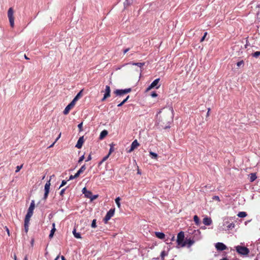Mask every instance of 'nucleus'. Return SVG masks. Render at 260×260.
<instances>
[{
	"instance_id": "nucleus-1",
	"label": "nucleus",
	"mask_w": 260,
	"mask_h": 260,
	"mask_svg": "<svg viewBox=\"0 0 260 260\" xmlns=\"http://www.w3.org/2000/svg\"><path fill=\"white\" fill-rule=\"evenodd\" d=\"M176 241L177 244L182 247L186 246V241H184V233L183 231H180L178 234Z\"/></svg>"
},
{
	"instance_id": "nucleus-2",
	"label": "nucleus",
	"mask_w": 260,
	"mask_h": 260,
	"mask_svg": "<svg viewBox=\"0 0 260 260\" xmlns=\"http://www.w3.org/2000/svg\"><path fill=\"white\" fill-rule=\"evenodd\" d=\"M235 248L237 253L242 255H247L249 253V249L245 246L238 245Z\"/></svg>"
},
{
	"instance_id": "nucleus-3",
	"label": "nucleus",
	"mask_w": 260,
	"mask_h": 260,
	"mask_svg": "<svg viewBox=\"0 0 260 260\" xmlns=\"http://www.w3.org/2000/svg\"><path fill=\"white\" fill-rule=\"evenodd\" d=\"M8 17L11 27L14 26V11L12 8H10L8 11Z\"/></svg>"
},
{
	"instance_id": "nucleus-4",
	"label": "nucleus",
	"mask_w": 260,
	"mask_h": 260,
	"mask_svg": "<svg viewBox=\"0 0 260 260\" xmlns=\"http://www.w3.org/2000/svg\"><path fill=\"white\" fill-rule=\"evenodd\" d=\"M115 213V208L110 209L106 213V216L103 219V221L105 223H106L113 216Z\"/></svg>"
},
{
	"instance_id": "nucleus-5",
	"label": "nucleus",
	"mask_w": 260,
	"mask_h": 260,
	"mask_svg": "<svg viewBox=\"0 0 260 260\" xmlns=\"http://www.w3.org/2000/svg\"><path fill=\"white\" fill-rule=\"evenodd\" d=\"M160 80L159 78H157L155 79L151 84L150 85L146 88V92L148 91L152 88H153L154 87L156 88V89H158L160 86V84H158L159 81Z\"/></svg>"
},
{
	"instance_id": "nucleus-6",
	"label": "nucleus",
	"mask_w": 260,
	"mask_h": 260,
	"mask_svg": "<svg viewBox=\"0 0 260 260\" xmlns=\"http://www.w3.org/2000/svg\"><path fill=\"white\" fill-rule=\"evenodd\" d=\"M132 91L131 88H125L123 89H116L114 91V93L117 96H121L123 94L128 93Z\"/></svg>"
},
{
	"instance_id": "nucleus-7",
	"label": "nucleus",
	"mask_w": 260,
	"mask_h": 260,
	"mask_svg": "<svg viewBox=\"0 0 260 260\" xmlns=\"http://www.w3.org/2000/svg\"><path fill=\"white\" fill-rule=\"evenodd\" d=\"M50 180L47 181L44 187V194L43 199L46 200L48 198L49 191H50Z\"/></svg>"
},
{
	"instance_id": "nucleus-8",
	"label": "nucleus",
	"mask_w": 260,
	"mask_h": 260,
	"mask_svg": "<svg viewBox=\"0 0 260 260\" xmlns=\"http://www.w3.org/2000/svg\"><path fill=\"white\" fill-rule=\"evenodd\" d=\"M75 103V102H73V101H72L64 109L63 111V114L67 115L69 113L70 110L74 106Z\"/></svg>"
},
{
	"instance_id": "nucleus-9",
	"label": "nucleus",
	"mask_w": 260,
	"mask_h": 260,
	"mask_svg": "<svg viewBox=\"0 0 260 260\" xmlns=\"http://www.w3.org/2000/svg\"><path fill=\"white\" fill-rule=\"evenodd\" d=\"M215 248L218 251H223L227 248L226 246L221 242H218L215 244Z\"/></svg>"
},
{
	"instance_id": "nucleus-10",
	"label": "nucleus",
	"mask_w": 260,
	"mask_h": 260,
	"mask_svg": "<svg viewBox=\"0 0 260 260\" xmlns=\"http://www.w3.org/2000/svg\"><path fill=\"white\" fill-rule=\"evenodd\" d=\"M138 146H139V143H138L137 140H135L131 145L130 149L127 151L128 152H131L133 151L135 148H136Z\"/></svg>"
},
{
	"instance_id": "nucleus-11",
	"label": "nucleus",
	"mask_w": 260,
	"mask_h": 260,
	"mask_svg": "<svg viewBox=\"0 0 260 260\" xmlns=\"http://www.w3.org/2000/svg\"><path fill=\"white\" fill-rule=\"evenodd\" d=\"M35 208V201L32 200L30 203V204L29 205V207L27 210V213H30V214L33 215V212H34V210Z\"/></svg>"
},
{
	"instance_id": "nucleus-12",
	"label": "nucleus",
	"mask_w": 260,
	"mask_h": 260,
	"mask_svg": "<svg viewBox=\"0 0 260 260\" xmlns=\"http://www.w3.org/2000/svg\"><path fill=\"white\" fill-rule=\"evenodd\" d=\"M145 62H134L133 61H131L128 62V64H132L133 66H136L140 67V72L141 73L143 71V67L145 65Z\"/></svg>"
},
{
	"instance_id": "nucleus-13",
	"label": "nucleus",
	"mask_w": 260,
	"mask_h": 260,
	"mask_svg": "<svg viewBox=\"0 0 260 260\" xmlns=\"http://www.w3.org/2000/svg\"><path fill=\"white\" fill-rule=\"evenodd\" d=\"M84 143L83 136L80 137L78 140L77 143L75 145V147L78 149L81 148Z\"/></svg>"
},
{
	"instance_id": "nucleus-14",
	"label": "nucleus",
	"mask_w": 260,
	"mask_h": 260,
	"mask_svg": "<svg viewBox=\"0 0 260 260\" xmlns=\"http://www.w3.org/2000/svg\"><path fill=\"white\" fill-rule=\"evenodd\" d=\"M134 0H125L123 2L124 9H127L128 7L133 5Z\"/></svg>"
},
{
	"instance_id": "nucleus-15",
	"label": "nucleus",
	"mask_w": 260,
	"mask_h": 260,
	"mask_svg": "<svg viewBox=\"0 0 260 260\" xmlns=\"http://www.w3.org/2000/svg\"><path fill=\"white\" fill-rule=\"evenodd\" d=\"M203 222L205 225H210L212 224V221L210 217H205L203 219Z\"/></svg>"
},
{
	"instance_id": "nucleus-16",
	"label": "nucleus",
	"mask_w": 260,
	"mask_h": 260,
	"mask_svg": "<svg viewBox=\"0 0 260 260\" xmlns=\"http://www.w3.org/2000/svg\"><path fill=\"white\" fill-rule=\"evenodd\" d=\"M155 235L157 238L160 239H164L165 238V234L162 232H155Z\"/></svg>"
},
{
	"instance_id": "nucleus-17",
	"label": "nucleus",
	"mask_w": 260,
	"mask_h": 260,
	"mask_svg": "<svg viewBox=\"0 0 260 260\" xmlns=\"http://www.w3.org/2000/svg\"><path fill=\"white\" fill-rule=\"evenodd\" d=\"M83 90V89H82L76 94V95L74 97V98L72 100L73 101V102L76 103L81 97Z\"/></svg>"
},
{
	"instance_id": "nucleus-18",
	"label": "nucleus",
	"mask_w": 260,
	"mask_h": 260,
	"mask_svg": "<svg viewBox=\"0 0 260 260\" xmlns=\"http://www.w3.org/2000/svg\"><path fill=\"white\" fill-rule=\"evenodd\" d=\"M86 168L85 165H83L75 174L78 177L80 175L86 170Z\"/></svg>"
},
{
	"instance_id": "nucleus-19",
	"label": "nucleus",
	"mask_w": 260,
	"mask_h": 260,
	"mask_svg": "<svg viewBox=\"0 0 260 260\" xmlns=\"http://www.w3.org/2000/svg\"><path fill=\"white\" fill-rule=\"evenodd\" d=\"M185 241L186 246L187 247H190L194 243V240L191 238L187 239Z\"/></svg>"
},
{
	"instance_id": "nucleus-20",
	"label": "nucleus",
	"mask_w": 260,
	"mask_h": 260,
	"mask_svg": "<svg viewBox=\"0 0 260 260\" xmlns=\"http://www.w3.org/2000/svg\"><path fill=\"white\" fill-rule=\"evenodd\" d=\"M108 133L107 130L102 131L100 135L99 139L100 140L103 139L108 135Z\"/></svg>"
},
{
	"instance_id": "nucleus-21",
	"label": "nucleus",
	"mask_w": 260,
	"mask_h": 260,
	"mask_svg": "<svg viewBox=\"0 0 260 260\" xmlns=\"http://www.w3.org/2000/svg\"><path fill=\"white\" fill-rule=\"evenodd\" d=\"M110 93H111V89H110V87L109 85H106V88H105V96H109L110 97Z\"/></svg>"
},
{
	"instance_id": "nucleus-22",
	"label": "nucleus",
	"mask_w": 260,
	"mask_h": 260,
	"mask_svg": "<svg viewBox=\"0 0 260 260\" xmlns=\"http://www.w3.org/2000/svg\"><path fill=\"white\" fill-rule=\"evenodd\" d=\"M256 178V173H251L249 174V180L250 182H253Z\"/></svg>"
},
{
	"instance_id": "nucleus-23",
	"label": "nucleus",
	"mask_w": 260,
	"mask_h": 260,
	"mask_svg": "<svg viewBox=\"0 0 260 260\" xmlns=\"http://www.w3.org/2000/svg\"><path fill=\"white\" fill-rule=\"evenodd\" d=\"M193 221H194L195 223L197 225H200L201 224L200 220L199 218V217L196 215L193 216Z\"/></svg>"
},
{
	"instance_id": "nucleus-24",
	"label": "nucleus",
	"mask_w": 260,
	"mask_h": 260,
	"mask_svg": "<svg viewBox=\"0 0 260 260\" xmlns=\"http://www.w3.org/2000/svg\"><path fill=\"white\" fill-rule=\"evenodd\" d=\"M73 234L76 238H77V239L81 238V236L80 233L76 232V230L75 229H74V230L73 231Z\"/></svg>"
},
{
	"instance_id": "nucleus-25",
	"label": "nucleus",
	"mask_w": 260,
	"mask_h": 260,
	"mask_svg": "<svg viewBox=\"0 0 260 260\" xmlns=\"http://www.w3.org/2000/svg\"><path fill=\"white\" fill-rule=\"evenodd\" d=\"M83 194H84L86 198L90 199L91 197L92 192L90 190H88L85 192H83Z\"/></svg>"
},
{
	"instance_id": "nucleus-26",
	"label": "nucleus",
	"mask_w": 260,
	"mask_h": 260,
	"mask_svg": "<svg viewBox=\"0 0 260 260\" xmlns=\"http://www.w3.org/2000/svg\"><path fill=\"white\" fill-rule=\"evenodd\" d=\"M247 213L246 212L241 211L239 212L238 214V216L241 218H244L245 217L247 216Z\"/></svg>"
},
{
	"instance_id": "nucleus-27",
	"label": "nucleus",
	"mask_w": 260,
	"mask_h": 260,
	"mask_svg": "<svg viewBox=\"0 0 260 260\" xmlns=\"http://www.w3.org/2000/svg\"><path fill=\"white\" fill-rule=\"evenodd\" d=\"M149 154H150V157L153 159H157V158L158 157L157 154L156 153L152 152V151H150L149 152Z\"/></svg>"
},
{
	"instance_id": "nucleus-28",
	"label": "nucleus",
	"mask_w": 260,
	"mask_h": 260,
	"mask_svg": "<svg viewBox=\"0 0 260 260\" xmlns=\"http://www.w3.org/2000/svg\"><path fill=\"white\" fill-rule=\"evenodd\" d=\"M129 98V95H127L125 99H124L120 104L117 105V107H121L123 104H124L128 100Z\"/></svg>"
},
{
	"instance_id": "nucleus-29",
	"label": "nucleus",
	"mask_w": 260,
	"mask_h": 260,
	"mask_svg": "<svg viewBox=\"0 0 260 260\" xmlns=\"http://www.w3.org/2000/svg\"><path fill=\"white\" fill-rule=\"evenodd\" d=\"M236 66L238 68H239L240 67H243L244 66V61L243 60H241L240 61H239L237 62Z\"/></svg>"
},
{
	"instance_id": "nucleus-30",
	"label": "nucleus",
	"mask_w": 260,
	"mask_h": 260,
	"mask_svg": "<svg viewBox=\"0 0 260 260\" xmlns=\"http://www.w3.org/2000/svg\"><path fill=\"white\" fill-rule=\"evenodd\" d=\"M168 252H166L165 250L161 251L160 253V257L161 260H165V256L168 255Z\"/></svg>"
},
{
	"instance_id": "nucleus-31",
	"label": "nucleus",
	"mask_w": 260,
	"mask_h": 260,
	"mask_svg": "<svg viewBox=\"0 0 260 260\" xmlns=\"http://www.w3.org/2000/svg\"><path fill=\"white\" fill-rule=\"evenodd\" d=\"M110 148L109 150V153L107 155H108L109 157L110 155L111 154V153L114 151V144H113V143H111L110 145Z\"/></svg>"
},
{
	"instance_id": "nucleus-32",
	"label": "nucleus",
	"mask_w": 260,
	"mask_h": 260,
	"mask_svg": "<svg viewBox=\"0 0 260 260\" xmlns=\"http://www.w3.org/2000/svg\"><path fill=\"white\" fill-rule=\"evenodd\" d=\"M109 157L108 155H106L104 156L103 159L99 162L98 166H100L105 161H106L108 158Z\"/></svg>"
},
{
	"instance_id": "nucleus-33",
	"label": "nucleus",
	"mask_w": 260,
	"mask_h": 260,
	"mask_svg": "<svg viewBox=\"0 0 260 260\" xmlns=\"http://www.w3.org/2000/svg\"><path fill=\"white\" fill-rule=\"evenodd\" d=\"M121 199L119 197H117L115 200V203L117 206V207L120 208V201Z\"/></svg>"
},
{
	"instance_id": "nucleus-34",
	"label": "nucleus",
	"mask_w": 260,
	"mask_h": 260,
	"mask_svg": "<svg viewBox=\"0 0 260 260\" xmlns=\"http://www.w3.org/2000/svg\"><path fill=\"white\" fill-rule=\"evenodd\" d=\"M56 231V229H52L50 231V234H49V238L50 239H51L53 236H54V233Z\"/></svg>"
},
{
	"instance_id": "nucleus-35",
	"label": "nucleus",
	"mask_w": 260,
	"mask_h": 260,
	"mask_svg": "<svg viewBox=\"0 0 260 260\" xmlns=\"http://www.w3.org/2000/svg\"><path fill=\"white\" fill-rule=\"evenodd\" d=\"M260 55V51H256L252 54V56L257 58Z\"/></svg>"
},
{
	"instance_id": "nucleus-36",
	"label": "nucleus",
	"mask_w": 260,
	"mask_h": 260,
	"mask_svg": "<svg viewBox=\"0 0 260 260\" xmlns=\"http://www.w3.org/2000/svg\"><path fill=\"white\" fill-rule=\"evenodd\" d=\"M235 226V223L232 222L227 225V229H228V230L232 229L234 228Z\"/></svg>"
},
{
	"instance_id": "nucleus-37",
	"label": "nucleus",
	"mask_w": 260,
	"mask_h": 260,
	"mask_svg": "<svg viewBox=\"0 0 260 260\" xmlns=\"http://www.w3.org/2000/svg\"><path fill=\"white\" fill-rule=\"evenodd\" d=\"M96 220L95 219H94L92 221V222H91V226L92 228H95L97 226H96Z\"/></svg>"
},
{
	"instance_id": "nucleus-38",
	"label": "nucleus",
	"mask_w": 260,
	"mask_h": 260,
	"mask_svg": "<svg viewBox=\"0 0 260 260\" xmlns=\"http://www.w3.org/2000/svg\"><path fill=\"white\" fill-rule=\"evenodd\" d=\"M173 121V120H171V121H168L167 122L168 123V125L163 127V128L165 129H168V128H170L171 127L170 126V124L171 123V122Z\"/></svg>"
},
{
	"instance_id": "nucleus-39",
	"label": "nucleus",
	"mask_w": 260,
	"mask_h": 260,
	"mask_svg": "<svg viewBox=\"0 0 260 260\" xmlns=\"http://www.w3.org/2000/svg\"><path fill=\"white\" fill-rule=\"evenodd\" d=\"M98 196H99V195H98V194H94V195H93V194H92L91 197V198H90V201H93V200H95L96 198H98Z\"/></svg>"
},
{
	"instance_id": "nucleus-40",
	"label": "nucleus",
	"mask_w": 260,
	"mask_h": 260,
	"mask_svg": "<svg viewBox=\"0 0 260 260\" xmlns=\"http://www.w3.org/2000/svg\"><path fill=\"white\" fill-rule=\"evenodd\" d=\"M82 126H83V122H81L78 125V127L79 128V132H82L83 131V128H82Z\"/></svg>"
},
{
	"instance_id": "nucleus-41",
	"label": "nucleus",
	"mask_w": 260,
	"mask_h": 260,
	"mask_svg": "<svg viewBox=\"0 0 260 260\" xmlns=\"http://www.w3.org/2000/svg\"><path fill=\"white\" fill-rule=\"evenodd\" d=\"M84 154L81 156L78 159V163H81L84 160Z\"/></svg>"
},
{
	"instance_id": "nucleus-42",
	"label": "nucleus",
	"mask_w": 260,
	"mask_h": 260,
	"mask_svg": "<svg viewBox=\"0 0 260 260\" xmlns=\"http://www.w3.org/2000/svg\"><path fill=\"white\" fill-rule=\"evenodd\" d=\"M77 178H78V177L77 176V175L76 174H75L74 175H71L70 176L69 179L68 180V181L73 180V179Z\"/></svg>"
},
{
	"instance_id": "nucleus-43",
	"label": "nucleus",
	"mask_w": 260,
	"mask_h": 260,
	"mask_svg": "<svg viewBox=\"0 0 260 260\" xmlns=\"http://www.w3.org/2000/svg\"><path fill=\"white\" fill-rule=\"evenodd\" d=\"M128 62H127V63H124V64H123L121 65V66H119V67H117V68H116V70H120L122 67H124V66H126V65H128Z\"/></svg>"
},
{
	"instance_id": "nucleus-44",
	"label": "nucleus",
	"mask_w": 260,
	"mask_h": 260,
	"mask_svg": "<svg viewBox=\"0 0 260 260\" xmlns=\"http://www.w3.org/2000/svg\"><path fill=\"white\" fill-rule=\"evenodd\" d=\"M22 167H23V165H21L20 166H17L16 167V170L15 171V172L18 173V172H19L20 170H21V169L22 168Z\"/></svg>"
},
{
	"instance_id": "nucleus-45",
	"label": "nucleus",
	"mask_w": 260,
	"mask_h": 260,
	"mask_svg": "<svg viewBox=\"0 0 260 260\" xmlns=\"http://www.w3.org/2000/svg\"><path fill=\"white\" fill-rule=\"evenodd\" d=\"M195 235H199L200 236L201 232L199 230H194L193 233Z\"/></svg>"
},
{
	"instance_id": "nucleus-46",
	"label": "nucleus",
	"mask_w": 260,
	"mask_h": 260,
	"mask_svg": "<svg viewBox=\"0 0 260 260\" xmlns=\"http://www.w3.org/2000/svg\"><path fill=\"white\" fill-rule=\"evenodd\" d=\"M207 35V32H204L203 36L201 39V40H200L201 42H202L205 40V38L206 37Z\"/></svg>"
},
{
	"instance_id": "nucleus-47",
	"label": "nucleus",
	"mask_w": 260,
	"mask_h": 260,
	"mask_svg": "<svg viewBox=\"0 0 260 260\" xmlns=\"http://www.w3.org/2000/svg\"><path fill=\"white\" fill-rule=\"evenodd\" d=\"M66 189H67V187H66V188H62V189L60 190V193H59L60 196H62V197L63 196V194H64V192H65V191H66Z\"/></svg>"
},
{
	"instance_id": "nucleus-48",
	"label": "nucleus",
	"mask_w": 260,
	"mask_h": 260,
	"mask_svg": "<svg viewBox=\"0 0 260 260\" xmlns=\"http://www.w3.org/2000/svg\"><path fill=\"white\" fill-rule=\"evenodd\" d=\"M158 95L157 93H156V91H152L151 93V96L152 97V98H156L157 97Z\"/></svg>"
},
{
	"instance_id": "nucleus-49",
	"label": "nucleus",
	"mask_w": 260,
	"mask_h": 260,
	"mask_svg": "<svg viewBox=\"0 0 260 260\" xmlns=\"http://www.w3.org/2000/svg\"><path fill=\"white\" fill-rule=\"evenodd\" d=\"M67 181L66 180H62V182H61V183L60 184V185L59 186V188H61V187L63 186L64 185H65L66 184H67Z\"/></svg>"
},
{
	"instance_id": "nucleus-50",
	"label": "nucleus",
	"mask_w": 260,
	"mask_h": 260,
	"mask_svg": "<svg viewBox=\"0 0 260 260\" xmlns=\"http://www.w3.org/2000/svg\"><path fill=\"white\" fill-rule=\"evenodd\" d=\"M24 231H25V233L27 234L28 232V231L29 225L24 224Z\"/></svg>"
},
{
	"instance_id": "nucleus-51",
	"label": "nucleus",
	"mask_w": 260,
	"mask_h": 260,
	"mask_svg": "<svg viewBox=\"0 0 260 260\" xmlns=\"http://www.w3.org/2000/svg\"><path fill=\"white\" fill-rule=\"evenodd\" d=\"M60 135H61V134H60L59 135V136H58L57 137V138L56 139L55 141H54V142H53V143H52V144L50 146H49V148H51V147H52L54 145V144H55V142H56V141L59 139V138H60Z\"/></svg>"
},
{
	"instance_id": "nucleus-52",
	"label": "nucleus",
	"mask_w": 260,
	"mask_h": 260,
	"mask_svg": "<svg viewBox=\"0 0 260 260\" xmlns=\"http://www.w3.org/2000/svg\"><path fill=\"white\" fill-rule=\"evenodd\" d=\"M212 199L214 200H216L217 201H220V198L218 196H214L212 197Z\"/></svg>"
},
{
	"instance_id": "nucleus-53",
	"label": "nucleus",
	"mask_w": 260,
	"mask_h": 260,
	"mask_svg": "<svg viewBox=\"0 0 260 260\" xmlns=\"http://www.w3.org/2000/svg\"><path fill=\"white\" fill-rule=\"evenodd\" d=\"M32 216V214H30V213H26L25 217L27 219H29L30 220L31 217Z\"/></svg>"
},
{
	"instance_id": "nucleus-54",
	"label": "nucleus",
	"mask_w": 260,
	"mask_h": 260,
	"mask_svg": "<svg viewBox=\"0 0 260 260\" xmlns=\"http://www.w3.org/2000/svg\"><path fill=\"white\" fill-rule=\"evenodd\" d=\"M29 220H30L29 219H27V218H26L25 217L24 224L29 225Z\"/></svg>"
},
{
	"instance_id": "nucleus-55",
	"label": "nucleus",
	"mask_w": 260,
	"mask_h": 260,
	"mask_svg": "<svg viewBox=\"0 0 260 260\" xmlns=\"http://www.w3.org/2000/svg\"><path fill=\"white\" fill-rule=\"evenodd\" d=\"M91 159H92V158H91V154H89V155L88 156V157H87V158H86L85 161H88L90 160Z\"/></svg>"
},
{
	"instance_id": "nucleus-56",
	"label": "nucleus",
	"mask_w": 260,
	"mask_h": 260,
	"mask_svg": "<svg viewBox=\"0 0 260 260\" xmlns=\"http://www.w3.org/2000/svg\"><path fill=\"white\" fill-rule=\"evenodd\" d=\"M108 98H109V96H105V95L104 94L103 98L101 100V101L102 102L105 101L106 100V99H107Z\"/></svg>"
},
{
	"instance_id": "nucleus-57",
	"label": "nucleus",
	"mask_w": 260,
	"mask_h": 260,
	"mask_svg": "<svg viewBox=\"0 0 260 260\" xmlns=\"http://www.w3.org/2000/svg\"><path fill=\"white\" fill-rule=\"evenodd\" d=\"M34 241H35L34 239L32 238L30 241V245H31V247H33V246H34Z\"/></svg>"
},
{
	"instance_id": "nucleus-58",
	"label": "nucleus",
	"mask_w": 260,
	"mask_h": 260,
	"mask_svg": "<svg viewBox=\"0 0 260 260\" xmlns=\"http://www.w3.org/2000/svg\"><path fill=\"white\" fill-rule=\"evenodd\" d=\"M249 45V42L248 41V39H247L246 40V44L245 45V48H247V47Z\"/></svg>"
},
{
	"instance_id": "nucleus-59",
	"label": "nucleus",
	"mask_w": 260,
	"mask_h": 260,
	"mask_svg": "<svg viewBox=\"0 0 260 260\" xmlns=\"http://www.w3.org/2000/svg\"><path fill=\"white\" fill-rule=\"evenodd\" d=\"M169 238L168 237L167 239H165V241L166 242L167 244H172L171 242H169Z\"/></svg>"
},
{
	"instance_id": "nucleus-60",
	"label": "nucleus",
	"mask_w": 260,
	"mask_h": 260,
	"mask_svg": "<svg viewBox=\"0 0 260 260\" xmlns=\"http://www.w3.org/2000/svg\"><path fill=\"white\" fill-rule=\"evenodd\" d=\"M129 48H126L123 50V54H125L129 50Z\"/></svg>"
},
{
	"instance_id": "nucleus-61",
	"label": "nucleus",
	"mask_w": 260,
	"mask_h": 260,
	"mask_svg": "<svg viewBox=\"0 0 260 260\" xmlns=\"http://www.w3.org/2000/svg\"><path fill=\"white\" fill-rule=\"evenodd\" d=\"M171 242V241H173L175 240V236L174 235H172L171 238L170 239Z\"/></svg>"
},
{
	"instance_id": "nucleus-62",
	"label": "nucleus",
	"mask_w": 260,
	"mask_h": 260,
	"mask_svg": "<svg viewBox=\"0 0 260 260\" xmlns=\"http://www.w3.org/2000/svg\"><path fill=\"white\" fill-rule=\"evenodd\" d=\"M6 230L7 231V233L8 235L9 236H10V231H9V229L7 226H6Z\"/></svg>"
},
{
	"instance_id": "nucleus-63",
	"label": "nucleus",
	"mask_w": 260,
	"mask_h": 260,
	"mask_svg": "<svg viewBox=\"0 0 260 260\" xmlns=\"http://www.w3.org/2000/svg\"><path fill=\"white\" fill-rule=\"evenodd\" d=\"M88 190L86 189V188L85 187H84L83 189H82V192L83 193V192H85L86 191H87Z\"/></svg>"
},
{
	"instance_id": "nucleus-64",
	"label": "nucleus",
	"mask_w": 260,
	"mask_h": 260,
	"mask_svg": "<svg viewBox=\"0 0 260 260\" xmlns=\"http://www.w3.org/2000/svg\"><path fill=\"white\" fill-rule=\"evenodd\" d=\"M60 257H61V260H67L66 259L65 257L64 256H63V255L61 256Z\"/></svg>"
}]
</instances>
